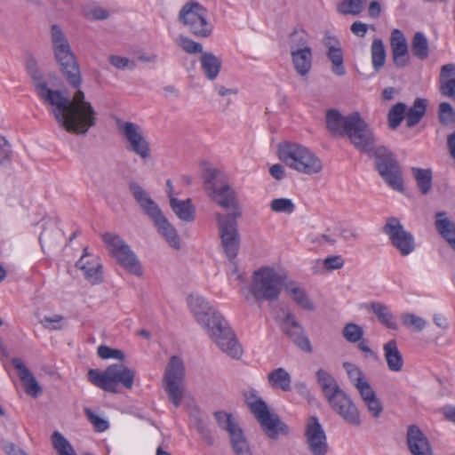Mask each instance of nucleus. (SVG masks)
Listing matches in <instances>:
<instances>
[{
    "label": "nucleus",
    "mask_w": 455,
    "mask_h": 455,
    "mask_svg": "<svg viewBox=\"0 0 455 455\" xmlns=\"http://www.w3.org/2000/svg\"><path fill=\"white\" fill-rule=\"evenodd\" d=\"M270 209L274 212H284L291 214L293 212L295 206L291 199L276 198L271 201Z\"/></svg>",
    "instance_id": "8fccbe9b"
},
{
    "label": "nucleus",
    "mask_w": 455,
    "mask_h": 455,
    "mask_svg": "<svg viewBox=\"0 0 455 455\" xmlns=\"http://www.w3.org/2000/svg\"><path fill=\"white\" fill-rule=\"evenodd\" d=\"M355 118V112L348 116H342L340 112L331 109L326 113V124L332 133L345 135L352 120Z\"/></svg>",
    "instance_id": "c85d7f7f"
},
{
    "label": "nucleus",
    "mask_w": 455,
    "mask_h": 455,
    "mask_svg": "<svg viewBox=\"0 0 455 455\" xmlns=\"http://www.w3.org/2000/svg\"><path fill=\"white\" fill-rule=\"evenodd\" d=\"M383 232L388 236L391 244L403 256L411 254L415 249L413 235L404 229L397 218L389 217L383 227Z\"/></svg>",
    "instance_id": "dca6fc26"
},
{
    "label": "nucleus",
    "mask_w": 455,
    "mask_h": 455,
    "mask_svg": "<svg viewBox=\"0 0 455 455\" xmlns=\"http://www.w3.org/2000/svg\"><path fill=\"white\" fill-rule=\"evenodd\" d=\"M369 412L374 418H379L383 411L382 404L377 395L364 402Z\"/></svg>",
    "instance_id": "052dcab7"
},
{
    "label": "nucleus",
    "mask_w": 455,
    "mask_h": 455,
    "mask_svg": "<svg viewBox=\"0 0 455 455\" xmlns=\"http://www.w3.org/2000/svg\"><path fill=\"white\" fill-rule=\"evenodd\" d=\"M294 389L302 398L307 400L309 403H312L314 402L315 398L305 383L297 382L294 385Z\"/></svg>",
    "instance_id": "774afa93"
},
{
    "label": "nucleus",
    "mask_w": 455,
    "mask_h": 455,
    "mask_svg": "<svg viewBox=\"0 0 455 455\" xmlns=\"http://www.w3.org/2000/svg\"><path fill=\"white\" fill-rule=\"evenodd\" d=\"M371 55L372 67L379 71L385 64L386 50L381 39L375 38L371 46Z\"/></svg>",
    "instance_id": "a19ab883"
},
{
    "label": "nucleus",
    "mask_w": 455,
    "mask_h": 455,
    "mask_svg": "<svg viewBox=\"0 0 455 455\" xmlns=\"http://www.w3.org/2000/svg\"><path fill=\"white\" fill-rule=\"evenodd\" d=\"M347 135L351 143L362 152H370L374 148L375 136L365 121L355 112V118L349 124Z\"/></svg>",
    "instance_id": "f3484780"
},
{
    "label": "nucleus",
    "mask_w": 455,
    "mask_h": 455,
    "mask_svg": "<svg viewBox=\"0 0 455 455\" xmlns=\"http://www.w3.org/2000/svg\"><path fill=\"white\" fill-rule=\"evenodd\" d=\"M84 411L88 421L94 427L97 432H104L109 427L108 420L98 416L92 409L84 407Z\"/></svg>",
    "instance_id": "de8ad7c7"
},
{
    "label": "nucleus",
    "mask_w": 455,
    "mask_h": 455,
    "mask_svg": "<svg viewBox=\"0 0 455 455\" xmlns=\"http://www.w3.org/2000/svg\"><path fill=\"white\" fill-rule=\"evenodd\" d=\"M51 43L55 60L66 81L76 91L80 90L82 76L78 63L65 33L55 24L51 27Z\"/></svg>",
    "instance_id": "7ed1b4c3"
},
{
    "label": "nucleus",
    "mask_w": 455,
    "mask_h": 455,
    "mask_svg": "<svg viewBox=\"0 0 455 455\" xmlns=\"http://www.w3.org/2000/svg\"><path fill=\"white\" fill-rule=\"evenodd\" d=\"M12 157V148L8 140L0 135V164L10 162Z\"/></svg>",
    "instance_id": "bf43d9fd"
},
{
    "label": "nucleus",
    "mask_w": 455,
    "mask_h": 455,
    "mask_svg": "<svg viewBox=\"0 0 455 455\" xmlns=\"http://www.w3.org/2000/svg\"><path fill=\"white\" fill-rule=\"evenodd\" d=\"M304 435L307 449L312 455H326L328 453L327 436L317 417L310 416L307 419Z\"/></svg>",
    "instance_id": "6ab92c4d"
},
{
    "label": "nucleus",
    "mask_w": 455,
    "mask_h": 455,
    "mask_svg": "<svg viewBox=\"0 0 455 455\" xmlns=\"http://www.w3.org/2000/svg\"><path fill=\"white\" fill-rule=\"evenodd\" d=\"M76 267L84 272L85 279L90 283L106 282L102 270L101 259L93 254L89 253L87 248L76 262Z\"/></svg>",
    "instance_id": "5701e85b"
},
{
    "label": "nucleus",
    "mask_w": 455,
    "mask_h": 455,
    "mask_svg": "<svg viewBox=\"0 0 455 455\" xmlns=\"http://www.w3.org/2000/svg\"><path fill=\"white\" fill-rule=\"evenodd\" d=\"M279 159L289 168L298 172L315 175L322 172V160L308 148L291 141L278 146Z\"/></svg>",
    "instance_id": "39448f33"
},
{
    "label": "nucleus",
    "mask_w": 455,
    "mask_h": 455,
    "mask_svg": "<svg viewBox=\"0 0 455 455\" xmlns=\"http://www.w3.org/2000/svg\"><path fill=\"white\" fill-rule=\"evenodd\" d=\"M406 443L411 455H434L433 445L427 435L416 425H410Z\"/></svg>",
    "instance_id": "412c9836"
},
{
    "label": "nucleus",
    "mask_w": 455,
    "mask_h": 455,
    "mask_svg": "<svg viewBox=\"0 0 455 455\" xmlns=\"http://www.w3.org/2000/svg\"><path fill=\"white\" fill-rule=\"evenodd\" d=\"M347 135L351 143L362 152H370L374 148L375 136L365 121L355 112V118L349 124Z\"/></svg>",
    "instance_id": "a211bd4d"
},
{
    "label": "nucleus",
    "mask_w": 455,
    "mask_h": 455,
    "mask_svg": "<svg viewBox=\"0 0 455 455\" xmlns=\"http://www.w3.org/2000/svg\"><path fill=\"white\" fill-rule=\"evenodd\" d=\"M453 109L450 103L443 102L439 107V119L442 124H447L451 121Z\"/></svg>",
    "instance_id": "680f3d73"
},
{
    "label": "nucleus",
    "mask_w": 455,
    "mask_h": 455,
    "mask_svg": "<svg viewBox=\"0 0 455 455\" xmlns=\"http://www.w3.org/2000/svg\"><path fill=\"white\" fill-rule=\"evenodd\" d=\"M280 286H242L240 294L249 303H256L263 300L272 301L279 296Z\"/></svg>",
    "instance_id": "b1692460"
},
{
    "label": "nucleus",
    "mask_w": 455,
    "mask_h": 455,
    "mask_svg": "<svg viewBox=\"0 0 455 455\" xmlns=\"http://www.w3.org/2000/svg\"><path fill=\"white\" fill-rule=\"evenodd\" d=\"M323 265L328 270L339 269L344 265V259L339 255L330 256L323 260Z\"/></svg>",
    "instance_id": "e2e57ef3"
},
{
    "label": "nucleus",
    "mask_w": 455,
    "mask_h": 455,
    "mask_svg": "<svg viewBox=\"0 0 455 455\" xmlns=\"http://www.w3.org/2000/svg\"><path fill=\"white\" fill-rule=\"evenodd\" d=\"M85 16L90 20H105L108 18V12L103 8L93 7L85 12Z\"/></svg>",
    "instance_id": "338daca9"
},
{
    "label": "nucleus",
    "mask_w": 455,
    "mask_h": 455,
    "mask_svg": "<svg viewBox=\"0 0 455 455\" xmlns=\"http://www.w3.org/2000/svg\"><path fill=\"white\" fill-rule=\"evenodd\" d=\"M214 418L218 426L228 433L230 443L235 455H251L247 440L242 428L233 415L225 411H215Z\"/></svg>",
    "instance_id": "2eb2a0df"
},
{
    "label": "nucleus",
    "mask_w": 455,
    "mask_h": 455,
    "mask_svg": "<svg viewBox=\"0 0 455 455\" xmlns=\"http://www.w3.org/2000/svg\"><path fill=\"white\" fill-rule=\"evenodd\" d=\"M343 367L355 387H357V385L366 380L363 371L355 364L346 362L343 363Z\"/></svg>",
    "instance_id": "603ef678"
},
{
    "label": "nucleus",
    "mask_w": 455,
    "mask_h": 455,
    "mask_svg": "<svg viewBox=\"0 0 455 455\" xmlns=\"http://www.w3.org/2000/svg\"><path fill=\"white\" fill-rule=\"evenodd\" d=\"M405 104L399 102L392 107L388 113V123L391 129H396L404 118Z\"/></svg>",
    "instance_id": "a18cd8bd"
},
{
    "label": "nucleus",
    "mask_w": 455,
    "mask_h": 455,
    "mask_svg": "<svg viewBox=\"0 0 455 455\" xmlns=\"http://www.w3.org/2000/svg\"><path fill=\"white\" fill-rule=\"evenodd\" d=\"M240 216L239 210L227 215L215 213L221 246L227 257L231 260L236 258L240 249V235L235 220V218Z\"/></svg>",
    "instance_id": "f8f14e48"
},
{
    "label": "nucleus",
    "mask_w": 455,
    "mask_h": 455,
    "mask_svg": "<svg viewBox=\"0 0 455 455\" xmlns=\"http://www.w3.org/2000/svg\"><path fill=\"white\" fill-rule=\"evenodd\" d=\"M130 191L143 212L153 220L158 233L173 249H180V240L176 228L164 217L162 211L144 188L137 182L132 181Z\"/></svg>",
    "instance_id": "20e7f679"
},
{
    "label": "nucleus",
    "mask_w": 455,
    "mask_h": 455,
    "mask_svg": "<svg viewBox=\"0 0 455 455\" xmlns=\"http://www.w3.org/2000/svg\"><path fill=\"white\" fill-rule=\"evenodd\" d=\"M411 52L419 59L425 60L429 53L427 38L422 32H416L411 41Z\"/></svg>",
    "instance_id": "ea45409f"
},
{
    "label": "nucleus",
    "mask_w": 455,
    "mask_h": 455,
    "mask_svg": "<svg viewBox=\"0 0 455 455\" xmlns=\"http://www.w3.org/2000/svg\"><path fill=\"white\" fill-rule=\"evenodd\" d=\"M324 45L327 48V57L331 62V71L339 76H343L346 74L344 68V57L342 47L339 40L333 36H325Z\"/></svg>",
    "instance_id": "bb28decb"
},
{
    "label": "nucleus",
    "mask_w": 455,
    "mask_h": 455,
    "mask_svg": "<svg viewBox=\"0 0 455 455\" xmlns=\"http://www.w3.org/2000/svg\"><path fill=\"white\" fill-rule=\"evenodd\" d=\"M426 101L422 99H417L413 106L409 109L406 116V124L408 127L416 125L426 112Z\"/></svg>",
    "instance_id": "37998d69"
},
{
    "label": "nucleus",
    "mask_w": 455,
    "mask_h": 455,
    "mask_svg": "<svg viewBox=\"0 0 455 455\" xmlns=\"http://www.w3.org/2000/svg\"><path fill=\"white\" fill-rule=\"evenodd\" d=\"M283 318L281 322L282 330L303 351L311 353L312 346L309 339L305 335L303 328L299 324L295 316L289 312L283 311Z\"/></svg>",
    "instance_id": "4be33fe9"
},
{
    "label": "nucleus",
    "mask_w": 455,
    "mask_h": 455,
    "mask_svg": "<svg viewBox=\"0 0 455 455\" xmlns=\"http://www.w3.org/2000/svg\"><path fill=\"white\" fill-rule=\"evenodd\" d=\"M179 20L196 37L207 38L213 32V24L208 20V11L197 2H188L179 12Z\"/></svg>",
    "instance_id": "6e6552de"
},
{
    "label": "nucleus",
    "mask_w": 455,
    "mask_h": 455,
    "mask_svg": "<svg viewBox=\"0 0 455 455\" xmlns=\"http://www.w3.org/2000/svg\"><path fill=\"white\" fill-rule=\"evenodd\" d=\"M110 63L117 69H133L136 63L133 60L123 56L112 55L109 57Z\"/></svg>",
    "instance_id": "13d9d810"
},
{
    "label": "nucleus",
    "mask_w": 455,
    "mask_h": 455,
    "mask_svg": "<svg viewBox=\"0 0 455 455\" xmlns=\"http://www.w3.org/2000/svg\"><path fill=\"white\" fill-rule=\"evenodd\" d=\"M267 380L273 388H279L284 392L291 390V375L285 369L282 367L270 371L267 375Z\"/></svg>",
    "instance_id": "e433bc0d"
},
{
    "label": "nucleus",
    "mask_w": 455,
    "mask_h": 455,
    "mask_svg": "<svg viewBox=\"0 0 455 455\" xmlns=\"http://www.w3.org/2000/svg\"><path fill=\"white\" fill-rule=\"evenodd\" d=\"M401 320L403 325L408 328H413L417 331H421L427 324L422 317L411 313L402 315Z\"/></svg>",
    "instance_id": "09e8293b"
},
{
    "label": "nucleus",
    "mask_w": 455,
    "mask_h": 455,
    "mask_svg": "<svg viewBox=\"0 0 455 455\" xmlns=\"http://www.w3.org/2000/svg\"><path fill=\"white\" fill-rule=\"evenodd\" d=\"M134 376L135 372L122 363L112 364L104 371L91 369L88 372V379L93 385L110 393L118 392V384L131 389Z\"/></svg>",
    "instance_id": "0eeeda50"
},
{
    "label": "nucleus",
    "mask_w": 455,
    "mask_h": 455,
    "mask_svg": "<svg viewBox=\"0 0 455 455\" xmlns=\"http://www.w3.org/2000/svg\"><path fill=\"white\" fill-rule=\"evenodd\" d=\"M243 395L251 412L270 439L275 440L279 435H287L289 434L287 425L281 421L277 414L270 411L267 404L258 395L256 390L245 391Z\"/></svg>",
    "instance_id": "423d86ee"
},
{
    "label": "nucleus",
    "mask_w": 455,
    "mask_h": 455,
    "mask_svg": "<svg viewBox=\"0 0 455 455\" xmlns=\"http://www.w3.org/2000/svg\"><path fill=\"white\" fill-rule=\"evenodd\" d=\"M170 206L180 220L186 222H191L195 220L196 209L191 199H172Z\"/></svg>",
    "instance_id": "f704fd0d"
},
{
    "label": "nucleus",
    "mask_w": 455,
    "mask_h": 455,
    "mask_svg": "<svg viewBox=\"0 0 455 455\" xmlns=\"http://www.w3.org/2000/svg\"><path fill=\"white\" fill-rule=\"evenodd\" d=\"M187 303L196 322L204 330L212 341L232 358H239L242 348L223 315L202 295L192 292Z\"/></svg>",
    "instance_id": "f03ea898"
},
{
    "label": "nucleus",
    "mask_w": 455,
    "mask_h": 455,
    "mask_svg": "<svg viewBox=\"0 0 455 455\" xmlns=\"http://www.w3.org/2000/svg\"><path fill=\"white\" fill-rule=\"evenodd\" d=\"M98 355L102 359L114 358L120 361L124 359V355L121 350L114 349L105 345L98 347Z\"/></svg>",
    "instance_id": "4d7b16f0"
},
{
    "label": "nucleus",
    "mask_w": 455,
    "mask_h": 455,
    "mask_svg": "<svg viewBox=\"0 0 455 455\" xmlns=\"http://www.w3.org/2000/svg\"><path fill=\"white\" fill-rule=\"evenodd\" d=\"M363 402L376 396V393L367 380L355 387Z\"/></svg>",
    "instance_id": "0e129e2a"
},
{
    "label": "nucleus",
    "mask_w": 455,
    "mask_h": 455,
    "mask_svg": "<svg viewBox=\"0 0 455 455\" xmlns=\"http://www.w3.org/2000/svg\"><path fill=\"white\" fill-rule=\"evenodd\" d=\"M253 284H287V273L281 267H261L253 272Z\"/></svg>",
    "instance_id": "a878e982"
},
{
    "label": "nucleus",
    "mask_w": 455,
    "mask_h": 455,
    "mask_svg": "<svg viewBox=\"0 0 455 455\" xmlns=\"http://www.w3.org/2000/svg\"><path fill=\"white\" fill-rule=\"evenodd\" d=\"M177 44L188 53H199L203 52V45L200 43H197L187 36H179Z\"/></svg>",
    "instance_id": "864d4df0"
},
{
    "label": "nucleus",
    "mask_w": 455,
    "mask_h": 455,
    "mask_svg": "<svg viewBox=\"0 0 455 455\" xmlns=\"http://www.w3.org/2000/svg\"><path fill=\"white\" fill-rule=\"evenodd\" d=\"M41 323L46 329L57 331L64 327L65 321L62 315H54L52 316H44L41 320Z\"/></svg>",
    "instance_id": "5fc2aeb1"
},
{
    "label": "nucleus",
    "mask_w": 455,
    "mask_h": 455,
    "mask_svg": "<svg viewBox=\"0 0 455 455\" xmlns=\"http://www.w3.org/2000/svg\"><path fill=\"white\" fill-rule=\"evenodd\" d=\"M316 379L327 400L342 390L337 380L323 369L317 371Z\"/></svg>",
    "instance_id": "72a5a7b5"
},
{
    "label": "nucleus",
    "mask_w": 455,
    "mask_h": 455,
    "mask_svg": "<svg viewBox=\"0 0 455 455\" xmlns=\"http://www.w3.org/2000/svg\"><path fill=\"white\" fill-rule=\"evenodd\" d=\"M412 175L416 180L419 191L427 195L432 189V171L431 169H423L419 167L411 168Z\"/></svg>",
    "instance_id": "4c0bfd02"
},
{
    "label": "nucleus",
    "mask_w": 455,
    "mask_h": 455,
    "mask_svg": "<svg viewBox=\"0 0 455 455\" xmlns=\"http://www.w3.org/2000/svg\"><path fill=\"white\" fill-rule=\"evenodd\" d=\"M337 237L338 235L336 234L335 229H327L323 234L311 237V243H316L318 245H323L325 243L333 245L336 243Z\"/></svg>",
    "instance_id": "6e6d98bb"
},
{
    "label": "nucleus",
    "mask_w": 455,
    "mask_h": 455,
    "mask_svg": "<svg viewBox=\"0 0 455 455\" xmlns=\"http://www.w3.org/2000/svg\"><path fill=\"white\" fill-rule=\"evenodd\" d=\"M376 167L381 178L394 190L403 191L402 171L394 155L385 148L376 152Z\"/></svg>",
    "instance_id": "4468645a"
},
{
    "label": "nucleus",
    "mask_w": 455,
    "mask_h": 455,
    "mask_svg": "<svg viewBox=\"0 0 455 455\" xmlns=\"http://www.w3.org/2000/svg\"><path fill=\"white\" fill-rule=\"evenodd\" d=\"M286 290L293 300L306 310H314L315 306L300 286H286Z\"/></svg>",
    "instance_id": "79ce46f5"
},
{
    "label": "nucleus",
    "mask_w": 455,
    "mask_h": 455,
    "mask_svg": "<svg viewBox=\"0 0 455 455\" xmlns=\"http://www.w3.org/2000/svg\"><path fill=\"white\" fill-rule=\"evenodd\" d=\"M439 83L442 94L455 100V64L442 67Z\"/></svg>",
    "instance_id": "7c9ffc66"
},
{
    "label": "nucleus",
    "mask_w": 455,
    "mask_h": 455,
    "mask_svg": "<svg viewBox=\"0 0 455 455\" xmlns=\"http://www.w3.org/2000/svg\"><path fill=\"white\" fill-rule=\"evenodd\" d=\"M118 133L123 137L125 148L142 160L151 156V148L143 128L136 123L116 120Z\"/></svg>",
    "instance_id": "9d476101"
},
{
    "label": "nucleus",
    "mask_w": 455,
    "mask_h": 455,
    "mask_svg": "<svg viewBox=\"0 0 455 455\" xmlns=\"http://www.w3.org/2000/svg\"><path fill=\"white\" fill-rule=\"evenodd\" d=\"M12 363L16 369L27 394L33 397H36L42 392V388L36 378L32 375L31 371L24 364L21 359L18 357L12 358Z\"/></svg>",
    "instance_id": "cd10ccee"
},
{
    "label": "nucleus",
    "mask_w": 455,
    "mask_h": 455,
    "mask_svg": "<svg viewBox=\"0 0 455 455\" xmlns=\"http://www.w3.org/2000/svg\"><path fill=\"white\" fill-rule=\"evenodd\" d=\"M364 5V0H344L338 4L337 11L343 15L356 16L363 12Z\"/></svg>",
    "instance_id": "c03bdc74"
},
{
    "label": "nucleus",
    "mask_w": 455,
    "mask_h": 455,
    "mask_svg": "<svg viewBox=\"0 0 455 455\" xmlns=\"http://www.w3.org/2000/svg\"><path fill=\"white\" fill-rule=\"evenodd\" d=\"M435 219V228L439 234L455 251V224L446 217L443 212H437Z\"/></svg>",
    "instance_id": "2f4dec72"
},
{
    "label": "nucleus",
    "mask_w": 455,
    "mask_h": 455,
    "mask_svg": "<svg viewBox=\"0 0 455 455\" xmlns=\"http://www.w3.org/2000/svg\"><path fill=\"white\" fill-rule=\"evenodd\" d=\"M201 67L209 80H214L220 70L221 61L212 52H203L200 58Z\"/></svg>",
    "instance_id": "c9c22d12"
},
{
    "label": "nucleus",
    "mask_w": 455,
    "mask_h": 455,
    "mask_svg": "<svg viewBox=\"0 0 455 455\" xmlns=\"http://www.w3.org/2000/svg\"><path fill=\"white\" fill-rule=\"evenodd\" d=\"M204 179L205 190L213 202L225 209L234 205L235 193L223 172L209 168L205 171Z\"/></svg>",
    "instance_id": "ddd939ff"
},
{
    "label": "nucleus",
    "mask_w": 455,
    "mask_h": 455,
    "mask_svg": "<svg viewBox=\"0 0 455 455\" xmlns=\"http://www.w3.org/2000/svg\"><path fill=\"white\" fill-rule=\"evenodd\" d=\"M303 48H310L307 44V36L303 31H294L290 36L291 52L302 51Z\"/></svg>",
    "instance_id": "3c124183"
},
{
    "label": "nucleus",
    "mask_w": 455,
    "mask_h": 455,
    "mask_svg": "<svg viewBox=\"0 0 455 455\" xmlns=\"http://www.w3.org/2000/svg\"><path fill=\"white\" fill-rule=\"evenodd\" d=\"M292 63L297 73L304 76L307 75L312 67V50L311 48H303L302 51L291 52Z\"/></svg>",
    "instance_id": "473e14b6"
},
{
    "label": "nucleus",
    "mask_w": 455,
    "mask_h": 455,
    "mask_svg": "<svg viewBox=\"0 0 455 455\" xmlns=\"http://www.w3.org/2000/svg\"><path fill=\"white\" fill-rule=\"evenodd\" d=\"M363 333V329L360 325L353 323H347L342 330L343 338L350 343L360 341Z\"/></svg>",
    "instance_id": "49530a36"
},
{
    "label": "nucleus",
    "mask_w": 455,
    "mask_h": 455,
    "mask_svg": "<svg viewBox=\"0 0 455 455\" xmlns=\"http://www.w3.org/2000/svg\"><path fill=\"white\" fill-rule=\"evenodd\" d=\"M371 309L379 323L390 330L397 329V323L395 317L387 306L381 303H373L371 305Z\"/></svg>",
    "instance_id": "58836bf2"
},
{
    "label": "nucleus",
    "mask_w": 455,
    "mask_h": 455,
    "mask_svg": "<svg viewBox=\"0 0 455 455\" xmlns=\"http://www.w3.org/2000/svg\"><path fill=\"white\" fill-rule=\"evenodd\" d=\"M108 254L117 264L135 275L142 274L139 259L125 241L118 235L107 232L102 235Z\"/></svg>",
    "instance_id": "1a4fd4ad"
},
{
    "label": "nucleus",
    "mask_w": 455,
    "mask_h": 455,
    "mask_svg": "<svg viewBox=\"0 0 455 455\" xmlns=\"http://www.w3.org/2000/svg\"><path fill=\"white\" fill-rule=\"evenodd\" d=\"M26 67L38 96L51 108V114L61 128L70 133L84 135L95 125L97 112L82 90H76L71 98L67 97L60 91L47 86L33 58L27 60Z\"/></svg>",
    "instance_id": "f257e3e1"
},
{
    "label": "nucleus",
    "mask_w": 455,
    "mask_h": 455,
    "mask_svg": "<svg viewBox=\"0 0 455 455\" xmlns=\"http://www.w3.org/2000/svg\"><path fill=\"white\" fill-rule=\"evenodd\" d=\"M390 45L392 58L397 68H403L409 63L408 45L404 35L397 28L391 32Z\"/></svg>",
    "instance_id": "393cba45"
},
{
    "label": "nucleus",
    "mask_w": 455,
    "mask_h": 455,
    "mask_svg": "<svg viewBox=\"0 0 455 455\" xmlns=\"http://www.w3.org/2000/svg\"><path fill=\"white\" fill-rule=\"evenodd\" d=\"M384 357L390 371L400 372L404 362L402 353L399 351L395 339H390L383 345Z\"/></svg>",
    "instance_id": "c756f323"
},
{
    "label": "nucleus",
    "mask_w": 455,
    "mask_h": 455,
    "mask_svg": "<svg viewBox=\"0 0 455 455\" xmlns=\"http://www.w3.org/2000/svg\"><path fill=\"white\" fill-rule=\"evenodd\" d=\"M185 379V365L182 359L177 355H172L164 371L163 378V387L167 393L171 403L179 407L184 397L185 389L183 381Z\"/></svg>",
    "instance_id": "9b49d317"
},
{
    "label": "nucleus",
    "mask_w": 455,
    "mask_h": 455,
    "mask_svg": "<svg viewBox=\"0 0 455 455\" xmlns=\"http://www.w3.org/2000/svg\"><path fill=\"white\" fill-rule=\"evenodd\" d=\"M327 401L332 410L347 423L353 426L360 425L359 411L355 403L343 390L330 397Z\"/></svg>",
    "instance_id": "aec40b11"
},
{
    "label": "nucleus",
    "mask_w": 455,
    "mask_h": 455,
    "mask_svg": "<svg viewBox=\"0 0 455 455\" xmlns=\"http://www.w3.org/2000/svg\"><path fill=\"white\" fill-rule=\"evenodd\" d=\"M338 236L342 237L346 241L355 240L359 238V234L355 228H335Z\"/></svg>",
    "instance_id": "69168bd1"
}]
</instances>
